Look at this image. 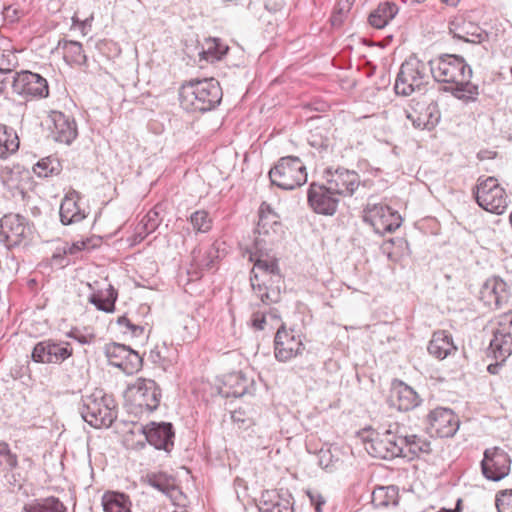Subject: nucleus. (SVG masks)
<instances>
[{
  "label": "nucleus",
  "mask_w": 512,
  "mask_h": 512,
  "mask_svg": "<svg viewBox=\"0 0 512 512\" xmlns=\"http://www.w3.org/2000/svg\"><path fill=\"white\" fill-rule=\"evenodd\" d=\"M82 196L76 190H71L61 201L60 221L63 225L76 224L88 216V211L81 205Z\"/></svg>",
  "instance_id": "bb28decb"
},
{
  "label": "nucleus",
  "mask_w": 512,
  "mask_h": 512,
  "mask_svg": "<svg viewBox=\"0 0 512 512\" xmlns=\"http://www.w3.org/2000/svg\"><path fill=\"white\" fill-rule=\"evenodd\" d=\"M21 512H67V507L58 497L48 496L25 503Z\"/></svg>",
  "instance_id": "72a5a7b5"
},
{
  "label": "nucleus",
  "mask_w": 512,
  "mask_h": 512,
  "mask_svg": "<svg viewBox=\"0 0 512 512\" xmlns=\"http://www.w3.org/2000/svg\"><path fill=\"white\" fill-rule=\"evenodd\" d=\"M13 91L26 98H46L49 96L47 80L31 71L16 72L12 75Z\"/></svg>",
  "instance_id": "4468645a"
},
{
  "label": "nucleus",
  "mask_w": 512,
  "mask_h": 512,
  "mask_svg": "<svg viewBox=\"0 0 512 512\" xmlns=\"http://www.w3.org/2000/svg\"><path fill=\"white\" fill-rule=\"evenodd\" d=\"M434 80L443 83V91L450 92L455 98L465 102H475L479 88L471 82L472 69L465 59L455 54H441L429 62Z\"/></svg>",
  "instance_id": "f257e3e1"
},
{
  "label": "nucleus",
  "mask_w": 512,
  "mask_h": 512,
  "mask_svg": "<svg viewBox=\"0 0 512 512\" xmlns=\"http://www.w3.org/2000/svg\"><path fill=\"white\" fill-rule=\"evenodd\" d=\"M353 3L354 0H338L330 19L333 27H340L343 24L351 11Z\"/></svg>",
  "instance_id": "79ce46f5"
},
{
  "label": "nucleus",
  "mask_w": 512,
  "mask_h": 512,
  "mask_svg": "<svg viewBox=\"0 0 512 512\" xmlns=\"http://www.w3.org/2000/svg\"><path fill=\"white\" fill-rule=\"evenodd\" d=\"M222 88L214 78L194 79L180 88L182 107L193 112H208L215 109L222 100Z\"/></svg>",
  "instance_id": "7ed1b4c3"
},
{
  "label": "nucleus",
  "mask_w": 512,
  "mask_h": 512,
  "mask_svg": "<svg viewBox=\"0 0 512 512\" xmlns=\"http://www.w3.org/2000/svg\"><path fill=\"white\" fill-rule=\"evenodd\" d=\"M79 412L91 427L109 428L117 418V404L112 395L99 390L82 398Z\"/></svg>",
  "instance_id": "20e7f679"
},
{
  "label": "nucleus",
  "mask_w": 512,
  "mask_h": 512,
  "mask_svg": "<svg viewBox=\"0 0 512 512\" xmlns=\"http://www.w3.org/2000/svg\"><path fill=\"white\" fill-rule=\"evenodd\" d=\"M31 234L29 221L20 214L9 213L0 219V243L11 249L28 241Z\"/></svg>",
  "instance_id": "9d476101"
},
{
  "label": "nucleus",
  "mask_w": 512,
  "mask_h": 512,
  "mask_svg": "<svg viewBox=\"0 0 512 512\" xmlns=\"http://www.w3.org/2000/svg\"><path fill=\"white\" fill-rule=\"evenodd\" d=\"M117 323H118V325H119V326L127 328V330H129V329H130V327H131V326H132V324H133V322L131 321V319H130V318H128L127 316H125V315H124V316L119 317V318H118V320H117Z\"/></svg>",
  "instance_id": "052dcab7"
},
{
  "label": "nucleus",
  "mask_w": 512,
  "mask_h": 512,
  "mask_svg": "<svg viewBox=\"0 0 512 512\" xmlns=\"http://www.w3.org/2000/svg\"><path fill=\"white\" fill-rule=\"evenodd\" d=\"M125 400L128 404L141 411H155L161 401V389L152 379L137 378L129 384L125 393Z\"/></svg>",
  "instance_id": "6e6552de"
},
{
  "label": "nucleus",
  "mask_w": 512,
  "mask_h": 512,
  "mask_svg": "<svg viewBox=\"0 0 512 512\" xmlns=\"http://www.w3.org/2000/svg\"><path fill=\"white\" fill-rule=\"evenodd\" d=\"M104 512H131V501L127 495L108 491L102 496Z\"/></svg>",
  "instance_id": "4c0bfd02"
},
{
  "label": "nucleus",
  "mask_w": 512,
  "mask_h": 512,
  "mask_svg": "<svg viewBox=\"0 0 512 512\" xmlns=\"http://www.w3.org/2000/svg\"><path fill=\"white\" fill-rule=\"evenodd\" d=\"M255 391L253 379L247 378L242 372H234L226 375L223 380L222 386L219 388V393L225 397H242L244 395H251Z\"/></svg>",
  "instance_id": "c85d7f7f"
},
{
  "label": "nucleus",
  "mask_w": 512,
  "mask_h": 512,
  "mask_svg": "<svg viewBox=\"0 0 512 512\" xmlns=\"http://www.w3.org/2000/svg\"><path fill=\"white\" fill-rule=\"evenodd\" d=\"M249 259L254 263L250 273L254 295L264 306L278 303L281 299L283 277L277 259L267 252H251Z\"/></svg>",
  "instance_id": "f03ea898"
},
{
  "label": "nucleus",
  "mask_w": 512,
  "mask_h": 512,
  "mask_svg": "<svg viewBox=\"0 0 512 512\" xmlns=\"http://www.w3.org/2000/svg\"><path fill=\"white\" fill-rule=\"evenodd\" d=\"M426 64L415 56H410L400 66L394 90L397 95L409 96L421 90L428 83Z\"/></svg>",
  "instance_id": "0eeeda50"
},
{
  "label": "nucleus",
  "mask_w": 512,
  "mask_h": 512,
  "mask_svg": "<svg viewBox=\"0 0 512 512\" xmlns=\"http://www.w3.org/2000/svg\"><path fill=\"white\" fill-rule=\"evenodd\" d=\"M398 13L394 2H382L373 10L368 18L369 24L377 29L384 28Z\"/></svg>",
  "instance_id": "f704fd0d"
},
{
  "label": "nucleus",
  "mask_w": 512,
  "mask_h": 512,
  "mask_svg": "<svg viewBox=\"0 0 512 512\" xmlns=\"http://www.w3.org/2000/svg\"><path fill=\"white\" fill-rule=\"evenodd\" d=\"M140 432L155 449L164 450L167 453L173 450L175 429L172 423L151 421L146 425H142Z\"/></svg>",
  "instance_id": "6ab92c4d"
},
{
  "label": "nucleus",
  "mask_w": 512,
  "mask_h": 512,
  "mask_svg": "<svg viewBox=\"0 0 512 512\" xmlns=\"http://www.w3.org/2000/svg\"><path fill=\"white\" fill-rule=\"evenodd\" d=\"M452 335L446 330H439L433 333L427 350L433 357L443 360L457 351Z\"/></svg>",
  "instance_id": "7c9ffc66"
},
{
  "label": "nucleus",
  "mask_w": 512,
  "mask_h": 512,
  "mask_svg": "<svg viewBox=\"0 0 512 512\" xmlns=\"http://www.w3.org/2000/svg\"><path fill=\"white\" fill-rule=\"evenodd\" d=\"M305 350L300 335L296 334L294 330H287L282 324L278 328L274 338V355L280 362H287L298 355H301Z\"/></svg>",
  "instance_id": "a211bd4d"
},
{
  "label": "nucleus",
  "mask_w": 512,
  "mask_h": 512,
  "mask_svg": "<svg viewBox=\"0 0 512 512\" xmlns=\"http://www.w3.org/2000/svg\"><path fill=\"white\" fill-rule=\"evenodd\" d=\"M87 287L91 291L88 301L98 310L111 313L115 310L118 292L107 279L88 282Z\"/></svg>",
  "instance_id": "b1692460"
},
{
  "label": "nucleus",
  "mask_w": 512,
  "mask_h": 512,
  "mask_svg": "<svg viewBox=\"0 0 512 512\" xmlns=\"http://www.w3.org/2000/svg\"><path fill=\"white\" fill-rule=\"evenodd\" d=\"M61 170L62 166L60 161L53 156L44 157L33 166V172L40 178L58 175Z\"/></svg>",
  "instance_id": "a19ab883"
},
{
  "label": "nucleus",
  "mask_w": 512,
  "mask_h": 512,
  "mask_svg": "<svg viewBox=\"0 0 512 512\" xmlns=\"http://www.w3.org/2000/svg\"><path fill=\"white\" fill-rule=\"evenodd\" d=\"M57 47L62 49L63 58L68 64L86 65L87 57L80 42L62 39Z\"/></svg>",
  "instance_id": "c9c22d12"
},
{
  "label": "nucleus",
  "mask_w": 512,
  "mask_h": 512,
  "mask_svg": "<svg viewBox=\"0 0 512 512\" xmlns=\"http://www.w3.org/2000/svg\"><path fill=\"white\" fill-rule=\"evenodd\" d=\"M273 185L283 190H293L307 182L306 166L299 157L285 156L269 171Z\"/></svg>",
  "instance_id": "39448f33"
},
{
  "label": "nucleus",
  "mask_w": 512,
  "mask_h": 512,
  "mask_svg": "<svg viewBox=\"0 0 512 512\" xmlns=\"http://www.w3.org/2000/svg\"><path fill=\"white\" fill-rule=\"evenodd\" d=\"M307 495L310 499L311 504L315 508V512H322V506L325 504V500L321 494L308 491Z\"/></svg>",
  "instance_id": "864d4df0"
},
{
  "label": "nucleus",
  "mask_w": 512,
  "mask_h": 512,
  "mask_svg": "<svg viewBox=\"0 0 512 512\" xmlns=\"http://www.w3.org/2000/svg\"><path fill=\"white\" fill-rule=\"evenodd\" d=\"M147 483L162 493H168L172 488L171 478L165 473H150L146 476Z\"/></svg>",
  "instance_id": "c03bdc74"
},
{
  "label": "nucleus",
  "mask_w": 512,
  "mask_h": 512,
  "mask_svg": "<svg viewBox=\"0 0 512 512\" xmlns=\"http://www.w3.org/2000/svg\"><path fill=\"white\" fill-rule=\"evenodd\" d=\"M219 258V248L216 244H212L205 252L203 258L199 262V267L204 270H212L215 268Z\"/></svg>",
  "instance_id": "49530a36"
},
{
  "label": "nucleus",
  "mask_w": 512,
  "mask_h": 512,
  "mask_svg": "<svg viewBox=\"0 0 512 512\" xmlns=\"http://www.w3.org/2000/svg\"><path fill=\"white\" fill-rule=\"evenodd\" d=\"M284 6L282 0H267L265 3V8L270 12L280 11Z\"/></svg>",
  "instance_id": "5fc2aeb1"
},
{
  "label": "nucleus",
  "mask_w": 512,
  "mask_h": 512,
  "mask_svg": "<svg viewBox=\"0 0 512 512\" xmlns=\"http://www.w3.org/2000/svg\"><path fill=\"white\" fill-rule=\"evenodd\" d=\"M472 192L477 204L488 212L502 214L507 208V194L494 177L479 178Z\"/></svg>",
  "instance_id": "1a4fd4ad"
},
{
  "label": "nucleus",
  "mask_w": 512,
  "mask_h": 512,
  "mask_svg": "<svg viewBox=\"0 0 512 512\" xmlns=\"http://www.w3.org/2000/svg\"><path fill=\"white\" fill-rule=\"evenodd\" d=\"M442 2H445L447 4H450V5H455L458 0H441Z\"/></svg>",
  "instance_id": "69168bd1"
},
{
  "label": "nucleus",
  "mask_w": 512,
  "mask_h": 512,
  "mask_svg": "<svg viewBox=\"0 0 512 512\" xmlns=\"http://www.w3.org/2000/svg\"><path fill=\"white\" fill-rule=\"evenodd\" d=\"M150 358L153 362H160L162 360V357L160 355V352L157 349L151 350L150 352Z\"/></svg>",
  "instance_id": "0e129e2a"
},
{
  "label": "nucleus",
  "mask_w": 512,
  "mask_h": 512,
  "mask_svg": "<svg viewBox=\"0 0 512 512\" xmlns=\"http://www.w3.org/2000/svg\"><path fill=\"white\" fill-rule=\"evenodd\" d=\"M307 201L315 213L332 216L337 211L339 196L327 183L324 185L313 182L308 189Z\"/></svg>",
  "instance_id": "f3484780"
},
{
  "label": "nucleus",
  "mask_w": 512,
  "mask_h": 512,
  "mask_svg": "<svg viewBox=\"0 0 512 512\" xmlns=\"http://www.w3.org/2000/svg\"><path fill=\"white\" fill-rule=\"evenodd\" d=\"M132 336L134 337H141L145 332V327L138 324H132L130 329L128 330Z\"/></svg>",
  "instance_id": "4d7b16f0"
},
{
  "label": "nucleus",
  "mask_w": 512,
  "mask_h": 512,
  "mask_svg": "<svg viewBox=\"0 0 512 512\" xmlns=\"http://www.w3.org/2000/svg\"><path fill=\"white\" fill-rule=\"evenodd\" d=\"M49 118L53 123L50 129L54 141L70 145L78 135L75 119L61 111H51Z\"/></svg>",
  "instance_id": "a878e982"
},
{
  "label": "nucleus",
  "mask_w": 512,
  "mask_h": 512,
  "mask_svg": "<svg viewBox=\"0 0 512 512\" xmlns=\"http://www.w3.org/2000/svg\"><path fill=\"white\" fill-rule=\"evenodd\" d=\"M72 354L73 349L70 343L46 339L34 346L31 356L32 360L37 363L61 364Z\"/></svg>",
  "instance_id": "2eb2a0df"
},
{
  "label": "nucleus",
  "mask_w": 512,
  "mask_h": 512,
  "mask_svg": "<svg viewBox=\"0 0 512 512\" xmlns=\"http://www.w3.org/2000/svg\"><path fill=\"white\" fill-rule=\"evenodd\" d=\"M399 499V488L395 485L375 487L371 494V503L375 508L396 507Z\"/></svg>",
  "instance_id": "473e14b6"
},
{
  "label": "nucleus",
  "mask_w": 512,
  "mask_h": 512,
  "mask_svg": "<svg viewBox=\"0 0 512 512\" xmlns=\"http://www.w3.org/2000/svg\"><path fill=\"white\" fill-rule=\"evenodd\" d=\"M12 74H8V73H5V72H1L0 71V94H3L6 87H7V83L9 82V79Z\"/></svg>",
  "instance_id": "bf43d9fd"
},
{
  "label": "nucleus",
  "mask_w": 512,
  "mask_h": 512,
  "mask_svg": "<svg viewBox=\"0 0 512 512\" xmlns=\"http://www.w3.org/2000/svg\"><path fill=\"white\" fill-rule=\"evenodd\" d=\"M190 223L196 232L207 233L212 228V219L205 210H197L190 216Z\"/></svg>",
  "instance_id": "37998d69"
},
{
  "label": "nucleus",
  "mask_w": 512,
  "mask_h": 512,
  "mask_svg": "<svg viewBox=\"0 0 512 512\" xmlns=\"http://www.w3.org/2000/svg\"><path fill=\"white\" fill-rule=\"evenodd\" d=\"M407 118L415 128L432 130L439 123L441 113L436 102L417 103L411 111H407Z\"/></svg>",
  "instance_id": "cd10ccee"
},
{
  "label": "nucleus",
  "mask_w": 512,
  "mask_h": 512,
  "mask_svg": "<svg viewBox=\"0 0 512 512\" xmlns=\"http://www.w3.org/2000/svg\"><path fill=\"white\" fill-rule=\"evenodd\" d=\"M20 141L16 131L0 124V160L7 159L19 149Z\"/></svg>",
  "instance_id": "e433bc0d"
},
{
  "label": "nucleus",
  "mask_w": 512,
  "mask_h": 512,
  "mask_svg": "<svg viewBox=\"0 0 512 512\" xmlns=\"http://www.w3.org/2000/svg\"><path fill=\"white\" fill-rule=\"evenodd\" d=\"M326 183L338 196H352L360 185V176L354 170L339 167L325 171Z\"/></svg>",
  "instance_id": "4be33fe9"
},
{
  "label": "nucleus",
  "mask_w": 512,
  "mask_h": 512,
  "mask_svg": "<svg viewBox=\"0 0 512 512\" xmlns=\"http://www.w3.org/2000/svg\"><path fill=\"white\" fill-rule=\"evenodd\" d=\"M403 448L405 449L403 458L414 459L421 454H430L432 452L431 442L423 436L416 434L402 435Z\"/></svg>",
  "instance_id": "2f4dec72"
},
{
  "label": "nucleus",
  "mask_w": 512,
  "mask_h": 512,
  "mask_svg": "<svg viewBox=\"0 0 512 512\" xmlns=\"http://www.w3.org/2000/svg\"><path fill=\"white\" fill-rule=\"evenodd\" d=\"M17 57L10 50H0V71L13 74V68L17 65Z\"/></svg>",
  "instance_id": "de8ad7c7"
},
{
  "label": "nucleus",
  "mask_w": 512,
  "mask_h": 512,
  "mask_svg": "<svg viewBox=\"0 0 512 512\" xmlns=\"http://www.w3.org/2000/svg\"><path fill=\"white\" fill-rule=\"evenodd\" d=\"M367 450L374 457L386 460L403 457L405 449L402 435H396L391 430H386L370 441V449L367 448Z\"/></svg>",
  "instance_id": "412c9836"
},
{
  "label": "nucleus",
  "mask_w": 512,
  "mask_h": 512,
  "mask_svg": "<svg viewBox=\"0 0 512 512\" xmlns=\"http://www.w3.org/2000/svg\"><path fill=\"white\" fill-rule=\"evenodd\" d=\"M159 224L160 219L158 212L151 210L143 217V219L139 223L137 227L138 233L140 235L144 234V236H142V238H144L148 234L154 232L159 226Z\"/></svg>",
  "instance_id": "a18cd8bd"
},
{
  "label": "nucleus",
  "mask_w": 512,
  "mask_h": 512,
  "mask_svg": "<svg viewBox=\"0 0 512 512\" xmlns=\"http://www.w3.org/2000/svg\"><path fill=\"white\" fill-rule=\"evenodd\" d=\"M363 219L373 227L375 233L380 235L392 233L402 224V217L398 211L385 204L369 205Z\"/></svg>",
  "instance_id": "9b49d317"
},
{
  "label": "nucleus",
  "mask_w": 512,
  "mask_h": 512,
  "mask_svg": "<svg viewBox=\"0 0 512 512\" xmlns=\"http://www.w3.org/2000/svg\"><path fill=\"white\" fill-rule=\"evenodd\" d=\"M104 354L110 365L119 368L127 375L138 372L142 367V357L124 344L116 342L106 344Z\"/></svg>",
  "instance_id": "f8f14e48"
},
{
  "label": "nucleus",
  "mask_w": 512,
  "mask_h": 512,
  "mask_svg": "<svg viewBox=\"0 0 512 512\" xmlns=\"http://www.w3.org/2000/svg\"><path fill=\"white\" fill-rule=\"evenodd\" d=\"M258 508L260 512H293L292 497L276 490L262 492Z\"/></svg>",
  "instance_id": "c756f323"
},
{
  "label": "nucleus",
  "mask_w": 512,
  "mask_h": 512,
  "mask_svg": "<svg viewBox=\"0 0 512 512\" xmlns=\"http://www.w3.org/2000/svg\"><path fill=\"white\" fill-rule=\"evenodd\" d=\"M267 318L269 317L272 320H278L280 318L278 311L275 308L269 307L268 310H266Z\"/></svg>",
  "instance_id": "680f3d73"
},
{
  "label": "nucleus",
  "mask_w": 512,
  "mask_h": 512,
  "mask_svg": "<svg viewBox=\"0 0 512 512\" xmlns=\"http://www.w3.org/2000/svg\"><path fill=\"white\" fill-rule=\"evenodd\" d=\"M267 323L266 310H255L251 316V325L255 330H264Z\"/></svg>",
  "instance_id": "8fccbe9b"
},
{
  "label": "nucleus",
  "mask_w": 512,
  "mask_h": 512,
  "mask_svg": "<svg viewBox=\"0 0 512 512\" xmlns=\"http://www.w3.org/2000/svg\"><path fill=\"white\" fill-rule=\"evenodd\" d=\"M421 401L420 396L411 386L399 379L392 380L388 398L390 407L407 412L418 407Z\"/></svg>",
  "instance_id": "5701e85b"
},
{
  "label": "nucleus",
  "mask_w": 512,
  "mask_h": 512,
  "mask_svg": "<svg viewBox=\"0 0 512 512\" xmlns=\"http://www.w3.org/2000/svg\"><path fill=\"white\" fill-rule=\"evenodd\" d=\"M495 368H496L495 366H493V365H489V366H488V371H489L490 373H495Z\"/></svg>",
  "instance_id": "338daca9"
},
{
  "label": "nucleus",
  "mask_w": 512,
  "mask_h": 512,
  "mask_svg": "<svg viewBox=\"0 0 512 512\" xmlns=\"http://www.w3.org/2000/svg\"><path fill=\"white\" fill-rule=\"evenodd\" d=\"M10 452V447L7 442L1 441L0 442V456H6Z\"/></svg>",
  "instance_id": "e2e57ef3"
},
{
  "label": "nucleus",
  "mask_w": 512,
  "mask_h": 512,
  "mask_svg": "<svg viewBox=\"0 0 512 512\" xmlns=\"http://www.w3.org/2000/svg\"><path fill=\"white\" fill-rule=\"evenodd\" d=\"M451 32L453 33V38L474 44L482 43L488 38V34L484 30L471 23L456 27L455 30L451 29Z\"/></svg>",
  "instance_id": "58836bf2"
},
{
  "label": "nucleus",
  "mask_w": 512,
  "mask_h": 512,
  "mask_svg": "<svg viewBox=\"0 0 512 512\" xmlns=\"http://www.w3.org/2000/svg\"><path fill=\"white\" fill-rule=\"evenodd\" d=\"M489 349L494 358L500 361L512 354V311L496 317V328Z\"/></svg>",
  "instance_id": "ddd939ff"
},
{
  "label": "nucleus",
  "mask_w": 512,
  "mask_h": 512,
  "mask_svg": "<svg viewBox=\"0 0 512 512\" xmlns=\"http://www.w3.org/2000/svg\"><path fill=\"white\" fill-rule=\"evenodd\" d=\"M5 458H6V463L10 467V469H15L18 466L17 455L12 453L11 450H10L9 454H7L5 456Z\"/></svg>",
  "instance_id": "13d9d810"
},
{
  "label": "nucleus",
  "mask_w": 512,
  "mask_h": 512,
  "mask_svg": "<svg viewBox=\"0 0 512 512\" xmlns=\"http://www.w3.org/2000/svg\"><path fill=\"white\" fill-rule=\"evenodd\" d=\"M439 512H459V511H457V510L441 509Z\"/></svg>",
  "instance_id": "774afa93"
},
{
  "label": "nucleus",
  "mask_w": 512,
  "mask_h": 512,
  "mask_svg": "<svg viewBox=\"0 0 512 512\" xmlns=\"http://www.w3.org/2000/svg\"><path fill=\"white\" fill-rule=\"evenodd\" d=\"M68 336L70 338H73L75 340H77L79 343L81 344H89L91 342V339L88 338L87 336L81 334L79 331H71Z\"/></svg>",
  "instance_id": "6e6d98bb"
},
{
  "label": "nucleus",
  "mask_w": 512,
  "mask_h": 512,
  "mask_svg": "<svg viewBox=\"0 0 512 512\" xmlns=\"http://www.w3.org/2000/svg\"><path fill=\"white\" fill-rule=\"evenodd\" d=\"M510 468V456L503 449L493 447L484 451L481 470L487 480L495 482L502 480L509 474Z\"/></svg>",
  "instance_id": "dca6fc26"
},
{
  "label": "nucleus",
  "mask_w": 512,
  "mask_h": 512,
  "mask_svg": "<svg viewBox=\"0 0 512 512\" xmlns=\"http://www.w3.org/2000/svg\"><path fill=\"white\" fill-rule=\"evenodd\" d=\"M510 295L507 283L497 276L488 278L480 290V300L493 309H499L506 304Z\"/></svg>",
  "instance_id": "393cba45"
},
{
  "label": "nucleus",
  "mask_w": 512,
  "mask_h": 512,
  "mask_svg": "<svg viewBox=\"0 0 512 512\" xmlns=\"http://www.w3.org/2000/svg\"><path fill=\"white\" fill-rule=\"evenodd\" d=\"M426 419L429 433L440 438L452 437L459 428V419L449 408H435L429 412Z\"/></svg>",
  "instance_id": "aec40b11"
},
{
  "label": "nucleus",
  "mask_w": 512,
  "mask_h": 512,
  "mask_svg": "<svg viewBox=\"0 0 512 512\" xmlns=\"http://www.w3.org/2000/svg\"><path fill=\"white\" fill-rule=\"evenodd\" d=\"M495 505L498 512H512V490L498 492Z\"/></svg>",
  "instance_id": "09e8293b"
},
{
  "label": "nucleus",
  "mask_w": 512,
  "mask_h": 512,
  "mask_svg": "<svg viewBox=\"0 0 512 512\" xmlns=\"http://www.w3.org/2000/svg\"><path fill=\"white\" fill-rule=\"evenodd\" d=\"M258 214L259 220L256 227L258 236L254 240L253 252H267L268 246H272L282 239L283 225L279 216L266 202L260 205Z\"/></svg>",
  "instance_id": "423d86ee"
},
{
  "label": "nucleus",
  "mask_w": 512,
  "mask_h": 512,
  "mask_svg": "<svg viewBox=\"0 0 512 512\" xmlns=\"http://www.w3.org/2000/svg\"><path fill=\"white\" fill-rule=\"evenodd\" d=\"M86 242L85 241H77L72 244L66 243L63 247V253L64 254H70V255H76L80 251L84 250L86 248Z\"/></svg>",
  "instance_id": "603ef678"
},
{
  "label": "nucleus",
  "mask_w": 512,
  "mask_h": 512,
  "mask_svg": "<svg viewBox=\"0 0 512 512\" xmlns=\"http://www.w3.org/2000/svg\"><path fill=\"white\" fill-rule=\"evenodd\" d=\"M4 18L10 22H15L21 18L23 11L14 5H9L3 10Z\"/></svg>",
  "instance_id": "3c124183"
},
{
  "label": "nucleus",
  "mask_w": 512,
  "mask_h": 512,
  "mask_svg": "<svg viewBox=\"0 0 512 512\" xmlns=\"http://www.w3.org/2000/svg\"><path fill=\"white\" fill-rule=\"evenodd\" d=\"M228 51V45L223 43L221 39L212 38L206 41V48L203 49L199 55L207 61L214 62L221 60Z\"/></svg>",
  "instance_id": "ea45409f"
}]
</instances>
